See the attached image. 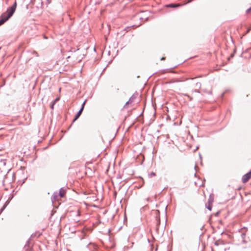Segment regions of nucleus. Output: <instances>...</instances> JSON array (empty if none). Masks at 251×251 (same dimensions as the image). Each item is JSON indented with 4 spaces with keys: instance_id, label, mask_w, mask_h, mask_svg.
<instances>
[{
    "instance_id": "nucleus-26",
    "label": "nucleus",
    "mask_w": 251,
    "mask_h": 251,
    "mask_svg": "<svg viewBox=\"0 0 251 251\" xmlns=\"http://www.w3.org/2000/svg\"><path fill=\"white\" fill-rule=\"evenodd\" d=\"M44 38H46V39H47V37H46V36H44Z\"/></svg>"
},
{
    "instance_id": "nucleus-4",
    "label": "nucleus",
    "mask_w": 251,
    "mask_h": 251,
    "mask_svg": "<svg viewBox=\"0 0 251 251\" xmlns=\"http://www.w3.org/2000/svg\"><path fill=\"white\" fill-rule=\"evenodd\" d=\"M83 107H81V108L79 109V110L78 111L77 114L75 115L73 122H75L76 121L81 115L82 111H83Z\"/></svg>"
},
{
    "instance_id": "nucleus-28",
    "label": "nucleus",
    "mask_w": 251,
    "mask_h": 251,
    "mask_svg": "<svg viewBox=\"0 0 251 251\" xmlns=\"http://www.w3.org/2000/svg\"><path fill=\"white\" fill-rule=\"evenodd\" d=\"M159 223H160V221L159 220V221H158V224H159Z\"/></svg>"
},
{
    "instance_id": "nucleus-25",
    "label": "nucleus",
    "mask_w": 251,
    "mask_h": 251,
    "mask_svg": "<svg viewBox=\"0 0 251 251\" xmlns=\"http://www.w3.org/2000/svg\"><path fill=\"white\" fill-rule=\"evenodd\" d=\"M250 30V29H249L248 30H247V32H249Z\"/></svg>"
},
{
    "instance_id": "nucleus-18",
    "label": "nucleus",
    "mask_w": 251,
    "mask_h": 251,
    "mask_svg": "<svg viewBox=\"0 0 251 251\" xmlns=\"http://www.w3.org/2000/svg\"><path fill=\"white\" fill-rule=\"evenodd\" d=\"M207 93L209 94H212V91L211 90H209V91L207 92Z\"/></svg>"
},
{
    "instance_id": "nucleus-10",
    "label": "nucleus",
    "mask_w": 251,
    "mask_h": 251,
    "mask_svg": "<svg viewBox=\"0 0 251 251\" xmlns=\"http://www.w3.org/2000/svg\"><path fill=\"white\" fill-rule=\"evenodd\" d=\"M149 177L151 178L153 176H155V174L154 172H151V173L149 174Z\"/></svg>"
},
{
    "instance_id": "nucleus-9",
    "label": "nucleus",
    "mask_w": 251,
    "mask_h": 251,
    "mask_svg": "<svg viewBox=\"0 0 251 251\" xmlns=\"http://www.w3.org/2000/svg\"><path fill=\"white\" fill-rule=\"evenodd\" d=\"M59 195L60 198H63V188L60 189Z\"/></svg>"
},
{
    "instance_id": "nucleus-8",
    "label": "nucleus",
    "mask_w": 251,
    "mask_h": 251,
    "mask_svg": "<svg viewBox=\"0 0 251 251\" xmlns=\"http://www.w3.org/2000/svg\"><path fill=\"white\" fill-rule=\"evenodd\" d=\"M136 98V96H135L134 94L129 99V100L130 101V102H132Z\"/></svg>"
},
{
    "instance_id": "nucleus-1",
    "label": "nucleus",
    "mask_w": 251,
    "mask_h": 251,
    "mask_svg": "<svg viewBox=\"0 0 251 251\" xmlns=\"http://www.w3.org/2000/svg\"><path fill=\"white\" fill-rule=\"evenodd\" d=\"M17 6V3L15 1L14 4L9 7L6 13H3L0 17V25H3L7 21L14 13Z\"/></svg>"
},
{
    "instance_id": "nucleus-2",
    "label": "nucleus",
    "mask_w": 251,
    "mask_h": 251,
    "mask_svg": "<svg viewBox=\"0 0 251 251\" xmlns=\"http://www.w3.org/2000/svg\"><path fill=\"white\" fill-rule=\"evenodd\" d=\"M58 195L57 193H54L51 198L52 204L54 206H55L54 203L56 201H58Z\"/></svg>"
},
{
    "instance_id": "nucleus-24",
    "label": "nucleus",
    "mask_w": 251,
    "mask_h": 251,
    "mask_svg": "<svg viewBox=\"0 0 251 251\" xmlns=\"http://www.w3.org/2000/svg\"><path fill=\"white\" fill-rule=\"evenodd\" d=\"M70 57V56H67V59H68V58H69Z\"/></svg>"
},
{
    "instance_id": "nucleus-21",
    "label": "nucleus",
    "mask_w": 251,
    "mask_h": 251,
    "mask_svg": "<svg viewBox=\"0 0 251 251\" xmlns=\"http://www.w3.org/2000/svg\"><path fill=\"white\" fill-rule=\"evenodd\" d=\"M165 59V57H162L161 58V60H164Z\"/></svg>"
},
{
    "instance_id": "nucleus-20",
    "label": "nucleus",
    "mask_w": 251,
    "mask_h": 251,
    "mask_svg": "<svg viewBox=\"0 0 251 251\" xmlns=\"http://www.w3.org/2000/svg\"><path fill=\"white\" fill-rule=\"evenodd\" d=\"M215 245L216 246H218V245H219V244L218 243V242H217V241H216V242H215Z\"/></svg>"
},
{
    "instance_id": "nucleus-11",
    "label": "nucleus",
    "mask_w": 251,
    "mask_h": 251,
    "mask_svg": "<svg viewBox=\"0 0 251 251\" xmlns=\"http://www.w3.org/2000/svg\"><path fill=\"white\" fill-rule=\"evenodd\" d=\"M59 100H60V97H57V98H56V99H55L52 102H53V103H54L55 104V103L56 102H57Z\"/></svg>"
},
{
    "instance_id": "nucleus-12",
    "label": "nucleus",
    "mask_w": 251,
    "mask_h": 251,
    "mask_svg": "<svg viewBox=\"0 0 251 251\" xmlns=\"http://www.w3.org/2000/svg\"><path fill=\"white\" fill-rule=\"evenodd\" d=\"M184 95L185 96L188 97L189 99L190 100H192L193 98L191 96H190L189 95L185 94Z\"/></svg>"
},
{
    "instance_id": "nucleus-19",
    "label": "nucleus",
    "mask_w": 251,
    "mask_h": 251,
    "mask_svg": "<svg viewBox=\"0 0 251 251\" xmlns=\"http://www.w3.org/2000/svg\"><path fill=\"white\" fill-rule=\"evenodd\" d=\"M129 102H130V101L128 100V101H127L126 102V104H125V106L127 104H128Z\"/></svg>"
},
{
    "instance_id": "nucleus-23",
    "label": "nucleus",
    "mask_w": 251,
    "mask_h": 251,
    "mask_svg": "<svg viewBox=\"0 0 251 251\" xmlns=\"http://www.w3.org/2000/svg\"><path fill=\"white\" fill-rule=\"evenodd\" d=\"M74 232H75V231H74V230H72L71 231V233H73Z\"/></svg>"
},
{
    "instance_id": "nucleus-22",
    "label": "nucleus",
    "mask_w": 251,
    "mask_h": 251,
    "mask_svg": "<svg viewBox=\"0 0 251 251\" xmlns=\"http://www.w3.org/2000/svg\"><path fill=\"white\" fill-rule=\"evenodd\" d=\"M194 92H198V93H199V91H198V90H195L194 91Z\"/></svg>"
},
{
    "instance_id": "nucleus-17",
    "label": "nucleus",
    "mask_w": 251,
    "mask_h": 251,
    "mask_svg": "<svg viewBox=\"0 0 251 251\" xmlns=\"http://www.w3.org/2000/svg\"><path fill=\"white\" fill-rule=\"evenodd\" d=\"M5 206H4L2 208L0 209V214L2 212L3 209L5 208Z\"/></svg>"
},
{
    "instance_id": "nucleus-6",
    "label": "nucleus",
    "mask_w": 251,
    "mask_h": 251,
    "mask_svg": "<svg viewBox=\"0 0 251 251\" xmlns=\"http://www.w3.org/2000/svg\"><path fill=\"white\" fill-rule=\"evenodd\" d=\"M213 201H214V198L212 197V196L211 195H210V197H209V199L208 200L207 202L209 203L210 204H212V203L213 202Z\"/></svg>"
},
{
    "instance_id": "nucleus-5",
    "label": "nucleus",
    "mask_w": 251,
    "mask_h": 251,
    "mask_svg": "<svg viewBox=\"0 0 251 251\" xmlns=\"http://www.w3.org/2000/svg\"><path fill=\"white\" fill-rule=\"evenodd\" d=\"M177 6H178V5H176L174 3H171V4L166 5V7H167L175 8V7H176Z\"/></svg>"
},
{
    "instance_id": "nucleus-3",
    "label": "nucleus",
    "mask_w": 251,
    "mask_h": 251,
    "mask_svg": "<svg viewBox=\"0 0 251 251\" xmlns=\"http://www.w3.org/2000/svg\"><path fill=\"white\" fill-rule=\"evenodd\" d=\"M147 11H142L141 12L140 14H138L137 15V17L141 20V21H145L146 20H147L148 17H144V16H142L141 15V14H144V13H147Z\"/></svg>"
},
{
    "instance_id": "nucleus-27",
    "label": "nucleus",
    "mask_w": 251,
    "mask_h": 251,
    "mask_svg": "<svg viewBox=\"0 0 251 251\" xmlns=\"http://www.w3.org/2000/svg\"><path fill=\"white\" fill-rule=\"evenodd\" d=\"M61 88H59V91H61Z\"/></svg>"
},
{
    "instance_id": "nucleus-16",
    "label": "nucleus",
    "mask_w": 251,
    "mask_h": 251,
    "mask_svg": "<svg viewBox=\"0 0 251 251\" xmlns=\"http://www.w3.org/2000/svg\"><path fill=\"white\" fill-rule=\"evenodd\" d=\"M64 228H67V229L69 228V229H70V227H69V226L68 225H66L64 226Z\"/></svg>"
},
{
    "instance_id": "nucleus-7",
    "label": "nucleus",
    "mask_w": 251,
    "mask_h": 251,
    "mask_svg": "<svg viewBox=\"0 0 251 251\" xmlns=\"http://www.w3.org/2000/svg\"><path fill=\"white\" fill-rule=\"evenodd\" d=\"M205 206L209 211L212 210V204L207 202L205 204Z\"/></svg>"
},
{
    "instance_id": "nucleus-13",
    "label": "nucleus",
    "mask_w": 251,
    "mask_h": 251,
    "mask_svg": "<svg viewBox=\"0 0 251 251\" xmlns=\"http://www.w3.org/2000/svg\"><path fill=\"white\" fill-rule=\"evenodd\" d=\"M54 104H54V103H53V102H52V103H51V105H50V108H51L52 109H53Z\"/></svg>"
},
{
    "instance_id": "nucleus-14",
    "label": "nucleus",
    "mask_w": 251,
    "mask_h": 251,
    "mask_svg": "<svg viewBox=\"0 0 251 251\" xmlns=\"http://www.w3.org/2000/svg\"><path fill=\"white\" fill-rule=\"evenodd\" d=\"M250 11H251V7L246 10V12L249 13Z\"/></svg>"
},
{
    "instance_id": "nucleus-15",
    "label": "nucleus",
    "mask_w": 251,
    "mask_h": 251,
    "mask_svg": "<svg viewBox=\"0 0 251 251\" xmlns=\"http://www.w3.org/2000/svg\"><path fill=\"white\" fill-rule=\"evenodd\" d=\"M86 101V100H85L82 104L81 107H83V109H84V105L85 104V102Z\"/></svg>"
}]
</instances>
